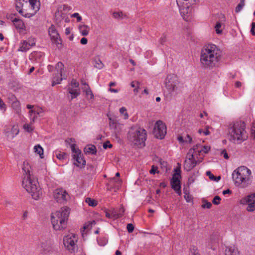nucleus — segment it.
<instances>
[{"instance_id": "obj_1", "label": "nucleus", "mask_w": 255, "mask_h": 255, "mask_svg": "<svg viewBox=\"0 0 255 255\" xmlns=\"http://www.w3.org/2000/svg\"><path fill=\"white\" fill-rule=\"evenodd\" d=\"M222 57V51L216 45L209 43L201 50L200 64L205 70H212L218 67Z\"/></svg>"}, {"instance_id": "obj_2", "label": "nucleus", "mask_w": 255, "mask_h": 255, "mask_svg": "<svg viewBox=\"0 0 255 255\" xmlns=\"http://www.w3.org/2000/svg\"><path fill=\"white\" fill-rule=\"evenodd\" d=\"M22 171V186L30 194L33 199H39L42 196V192L37 180L32 179L30 175L31 169L27 160L23 162L21 165Z\"/></svg>"}, {"instance_id": "obj_3", "label": "nucleus", "mask_w": 255, "mask_h": 255, "mask_svg": "<svg viewBox=\"0 0 255 255\" xmlns=\"http://www.w3.org/2000/svg\"><path fill=\"white\" fill-rule=\"evenodd\" d=\"M234 185L240 188H246L250 185L253 176L251 170L245 166H241L235 169L232 174Z\"/></svg>"}, {"instance_id": "obj_4", "label": "nucleus", "mask_w": 255, "mask_h": 255, "mask_svg": "<svg viewBox=\"0 0 255 255\" xmlns=\"http://www.w3.org/2000/svg\"><path fill=\"white\" fill-rule=\"evenodd\" d=\"M39 0H16L15 8L17 11L26 18H30L39 10L40 7Z\"/></svg>"}, {"instance_id": "obj_5", "label": "nucleus", "mask_w": 255, "mask_h": 255, "mask_svg": "<svg viewBox=\"0 0 255 255\" xmlns=\"http://www.w3.org/2000/svg\"><path fill=\"white\" fill-rule=\"evenodd\" d=\"M70 211L69 207L65 206L51 213V224L55 230L61 231L66 229Z\"/></svg>"}, {"instance_id": "obj_6", "label": "nucleus", "mask_w": 255, "mask_h": 255, "mask_svg": "<svg viewBox=\"0 0 255 255\" xmlns=\"http://www.w3.org/2000/svg\"><path fill=\"white\" fill-rule=\"evenodd\" d=\"M229 140L237 144L241 143L248 138L244 123L238 122L230 125L228 130Z\"/></svg>"}, {"instance_id": "obj_7", "label": "nucleus", "mask_w": 255, "mask_h": 255, "mask_svg": "<svg viewBox=\"0 0 255 255\" xmlns=\"http://www.w3.org/2000/svg\"><path fill=\"white\" fill-rule=\"evenodd\" d=\"M146 136V131L145 129L138 127H133L128 131V138L130 142L141 147L145 145Z\"/></svg>"}, {"instance_id": "obj_8", "label": "nucleus", "mask_w": 255, "mask_h": 255, "mask_svg": "<svg viewBox=\"0 0 255 255\" xmlns=\"http://www.w3.org/2000/svg\"><path fill=\"white\" fill-rule=\"evenodd\" d=\"M66 141L69 144L72 151V158L74 165L81 168L84 167L86 163V160L81 150L75 144V139L70 138Z\"/></svg>"}, {"instance_id": "obj_9", "label": "nucleus", "mask_w": 255, "mask_h": 255, "mask_svg": "<svg viewBox=\"0 0 255 255\" xmlns=\"http://www.w3.org/2000/svg\"><path fill=\"white\" fill-rule=\"evenodd\" d=\"M165 84L168 91L172 96H176L182 91V84L179 81L177 75L175 74L168 75L166 79Z\"/></svg>"}, {"instance_id": "obj_10", "label": "nucleus", "mask_w": 255, "mask_h": 255, "mask_svg": "<svg viewBox=\"0 0 255 255\" xmlns=\"http://www.w3.org/2000/svg\"><path fill=\"white\" fill-rule=\"evenodd\" d=\"M203 160V157L196 156L195 152L190 149L186 155V159L184 162V169L187 171H190L195 167L196 165L202 162Z\"/></svg>"}, {"instance_id": "obj_11", "label": "nucleus", "mask_w": 255, "mask_h": 255, "mask_svg": "<svg viewBox=\"0 0 255 255\" xmlns=\"http://www.w3.org/2000/svg\"><path fill=\"white\" fill-rule=\"evenodd\" d=\"M78 237L74 233H69L64 236L63 244L65 247L70 252H74L77 248Z\"/></svg>"}, {"instance_id": "obj_12", "label": "nucleus", "mask_w": 255, "mask_h": 255, "mask_svg": "<svg viewBox=\"0 0 255 255\" xmlns=\"http://www.w3.org/2000/svg\"><path fill=\"white\" fill-rule=\"evenodd\" d=\"M153 133L154 136L158 139H163L166 134V127L161 121H157L154 127Z\"/></svg>"}, {"instance_id": "obj_13", "label": "nucleus", "mask_w": 255, "mask_h": 255, "mask_svg": "<svg viewBox=\"0 0 255 255\" xmlns=\"http://www.w3.org/2000/svg\"><path fill=\"white\" fill-rule=\"evenodd\" d=\"M242 205H247L246 210L248 212H252L255 211V193L248 195L240 201Z\"/></svg>"}, {"instance_id": "obj_14", "label": "nucleus", "mask_w": 255, "mask_h": 255, "mask_svg": "<svg viewBox=\"0 0 255 255\" xmlns=\"http://www.w3.org/2000/svg\"><path fill=\"white\" fill-rule=\"evenodd\" d=\"M190 149L195 152L196 156L203 157L204 158V155L210 150L211 147L209 145L197 144Z\"/></svg>"}, {"instance_id": "obj_15", "label": "nucleus", "mask_w": 255, "mask_h": 255, "mask_svg": "<svg viewBox=\"0 0 255 255\" xmlns=\"http://www.w3.org/2000/svg\"><path fill=\"white\" fill-rule=\"evenodd\" d=\"M53 196L56 201L60 203L66 201L69 198V195L67 192L62 188H58L55 190Z\"/></svg>"}, {"instance_id": "obj_16", "label": "nucleus", "mask_w": 255, "mask_h": 255, "mask_svg": "<svg viewBox=\"0 0 255 255\" xmlns=\"http://www.w3.org/2000/svg\"><path fill=\"white\" fill-rule=\"evenodd\" d=\"M180 174L181 171L179 168L174 169V173L170 181L171 186L173 190L177 189L178 188H181Z\"/></svg>"}, {"instance_id": "obj_17", "label": "nucleus", "mask_w": 255, "mask_h": 255, "mask_svg": "<svg viewBox=\"0 0 255 255\" xmlns=\"http://www.w3.org/2000/svg\"><path fill=\"white\" fill-rule=\"evenodd\" d=\"M48 34L53 43L56 45L61 44V40L59 34L53 25H51L48 28Z\"/></svg>"}, {"instance_id": "obj_18", "label": "nucleus", "mask_w": 255, "mask_h": 255, "mask_svg": "<svg viewBox=\"0 0 255 255\" xmlns=\"http://www.w3.org/2000/svg\"><path fill=\"white\" fill-rule=\"evenodd\" d=\"M226 18L224 15H221L220 19L216 22L214 28L216 33L218 35L222 34L223 30L226 27Z\"/></svg>"}, {"instance_id": "obj_19", "label": "nucleus", "mask_w": 255, "mask_h": 255, "mask_svg": "<svg viewBox=\"0 0 255 255\" xmlns=\"http://www.w3.org/2000/svg\"><path fill=\"white\" fill-rule=\"evenodd\" d=\"M180 14L183 19L186 21L188 20L189 19V13L190 12V7L192 4H185L183 3L179 4H177Z\"/></svg>"}, {"instance_id": "obj_20", "label": "nucleus", "mask_w": 255, "mask_h": 255, "mask_svg": "<svg viewBox=\"0 0 255 255\" xmlns=\"http://www.w3.org/2000/svg\"><path fill=\"white\" fill-rule=\"evenodd\" d=\"M43 110L42 109L37 107L34 109L30 110L29 112V118L32 122H34L35 120L38 117H41L43 116Z\"/></svg>"}, {"instance_id": "obj_21", "label": "nucleus", "mask_w": 255, "mask_h": 255, "mask_svg": "<svg viewBox=\"0 0 255 255\" xmlns=\"http://www.w3.org/2000/svg\"><path fill=\"white\" fill-rule=\"evenodd\" d=\"M39 251L43 254H46L50 251V247L46 242H40L37 245Z\"/></svg>"}, {"instance_id": "obj_22", "label": "nucleus", "mask_w": 255, "mask_h": 255, "mask_svg": "<svg viewBox=\"0 0 255 255\" xmlns=\"http://www.w3.org/2000/svg\"><path fill=\"white\" fill-rule=\"evenodd\" d=\"M19 131L18 125H15L12 126L10 131H6V134L8 137L13 138L18 134Z\"/></svg>"}, {"instance_id": "obj_23", "label": "nucleus", "mask_w": 255, "mask_h": 255, "mask_svg": "<svg viewBox=\"0 0 255 255\" xmlns=\"http://www.w3.org/2000/svg\"><path fill=\"white\" fill-rule=\"evenodd\" d=\"M31 47L30 44L27 43V40H23L20 41L19 44V48L17 49L18 51L20 52H26L30 49Z\"/></svg>"}, {"instance_id": "obj_24", "label": "nucleus", "mask_w": 255, "mask_h": 255, "mask_svg": "<svg viewBox=\"0 0 255 255\" xmlns=\"http://www.w3.org/2000/svg\"><path fill=\"white\" fill-rule=\"evenodd\" d=\"M83 87L82 89L83 92L85 93L88 99H92L94 98V94L92 92L89 86L86 83H83Z\"/></svg>"}, {"instance_id": "obj_25", "label": "nucleus", "mask_w": 255, "mask_h": 255, "mask_svg": "<svg viewBox=\"0 0 255 255\" xmlns=\"http://www.w3.org/2000/svg\"><path fill=\"white\" fill-rule=\"evenodd\" d=\"M78 29L80 33L82 36H87L89 33L90 28V26L84 24H80L78 26Z\"/></svg>"}, {"instance_id": "obj_26", "label": "nucleus", "mask_w": 255, "mask_h": 255, "mask_svg": "<svg viewBox=\"0 0 255 255\" xmlns=\"http://www.w3.org/2000/svg\"><path fill=\"white\" fill-rule=\"evenodd\" d=\"M225 255H239V252L235 246H228L226 249Z\"/></svg>"}, {"instance_id": "obj_27", "label": "nucleus", "mask_w": 255, "mask_h": 255, "mask_svg": "<svg viewBox=\"0 0 255 255\" xmlns=\"http://www.w3.org/2000/svg\"><path fill=\"white\" fill-rule=\"evenodd\" d=\"M53 155L61 161H64L67 158V154L66 153L58 150H55L53 152Z\"/></svg>"}, {"instance_id": "obj_28", "label": "nucleus", "mask_w": 255, "mask_h": 255, "mask_svg": "<svg viewBox=\"0 0 255 255\" xmlns=\"http://www.w3.org/2000/svg\"><path fill=\"white\" fill-rule=\"evenodd\" d=\"M11 108L14 112L18 116L21 115V109L20 106V103L18 100L12 104H11Z\"/></svg>"}, {"instance_id": "obj_29", "label": "nucleus", "mask_w": 255, "mask_h": 255, "mask_svg": "<svg viewBox=\"0 0 255 255\" xmlns=\"http://www.w3.org/2000/svg\"><path fill=\"white\" fill-rule=\"evenodd\" d=\"M177 139L181 144L190 143L192 141V138L188 134H186L185 136H179Z\"/></svg>"}, {"instance_id": "obj_30", "label": "nucleus", "mask_w": 255, "mask_h": 255, "mask_svg": "<svg viewBox=\"0 0 255 255\" xmlns=\"http://www.w3.org/2000/svg\"><path fill=\"white\" fill-rule=\"evenodd\" d=\"M84 151L86 153L91 154H95L97 152L96 147L93 144L88 145L85 147Z\"/></svg>"}, {"instance_id": "obj_31", "label": "nucleus", "mask_w": 255, "mask_h": 255, "mask_svg": "<svg viewBox=\"0 0 255 255\" xmlns=\"http://www.w3.org/2000/svg\"><path fill=\"white\" fill-rule=\"evenodd\" d=\"M68 91L71 95V99H74L80 94L79 88H68Z\"/></svg>"}, {"instance_id": "obj_32", "label": "nucleus", "mask_w": 255, "mask_h": 255, "mask_svg": "<svg viewBox=\"0 0 255 255\" xmlns=\"http://www.w3.org/2000/svg\"><path fill=\"white\" fill-rule=\"evenodd\" d=\"M34 152L38 154L41 158H44L43 149L40 144H36L33 147Z\"/></svg>"}, {"instance_id": "obj_33", "label": "nucleus", "mask_w": 255, "mask_h": 255, "mask_svg": "<svg viewBox=\"0 0 255 255\" xmlns=\"http://www.w3.org/2000/svg\"><path fill=\"white\" fill-rule=\"evenodd\" d=\"M62 76L58 75L57 73H55L52 78V86H54L56 84H60L62 80Z\"/></svg>"}, {"instance_id": "obj_34", "label": "nucleus", "mask_w": 255, "mask_h": 255, "mask_svg": "<svg viewBox=\"0 0 255 255\" xmlns=\"http://www.w3.org/2000/svg\"><path fill=\"white\" fill-rule=\"evenodd\" d=\"M13 23L15 27L17 29H23L25 28V25L21 20L15 18L13 20Z\"/></svg>"}, {"instance_id": "obj_35", "label": "nucleus", "mask_w": 255, "mask_h": 255, "mask_svg": "<svg viewBox=\"0 0 255 255\" xmlns=\"http://www.w3.org/2000/svg\"><path fill=\"white\" fill-rule=\"evenodd\" d=\"M64 68V65L61 62H58L55 66V71L57 73L58 75H60V76H62V72Z\"/></svg>"}, {"instance_id": "obj_36", "label": "nucleus", "mask_w": 255, "mask_h": 255, "mask_svg": "<svg viewBox=\"0 0 255 255\" xmlns=\"http://www.w3.org/2000/svg\"><path fill=\"white\" fill-rule=\"evenodd\" d=\"M94 66L99 69H101L104 67V64L99 58H96L93 61Z\"/></svg>"}, {"instance_id": "obj_37", "label": "nucleus", "mask_w": 255, "mask_h": 255, "mask_svg": "<svg viewBox=\"0 0 255 255\" xmlns=\"http://www.w3.org/2000/svg\"><path fill=\"white\" fill-rule=\"evenodd\" d=\"M85 202L90 206L95 207L98 204V202L94 199L87 197L85 199Z\"/></svg>"}, {"instance_id": "obj_38", "label": "nucleus", "mask_w": 255, "mask_h": 255, "mask_svg": "<svg viewBox=\"0 0 255 255\" xmlns=\"http://www.w3.org/2000/svg\"><path fill=\"white\" fill-rule=\"evenodd\" d=\"M119 112L121 115L123 116V118L125 120L128 119L129 116L127 112V109L126 108H125V107H122L120 109Z\"/></svg>"}, {"instance_id": "obj_39", "label": "nucleus", "mask_w": 255, "mask_h": 255, "mask_svg": "<svg viewBox=\"0 0 255 255\" xmlns=\"http://www.w3.org/2000/svg\"><path fill=\"white\" fill-rule=\"evenodd\" d=\"M97 242L99 246H104L107 244L108 239L106 237L103 238H97Z\"/></svg>"}, {"instance_id": "obj_40", "label": "nucleus", "mask_w": 255, "mask_h": 255, "mask_svg": "<svg viewBox=\"0 0 255 255\" xmlns=\"http://www.w3.org/2000/svg\"><path fill=\"white\" fill-rule=\"evenodd\" d=\"M197 0H176L177 4H182L185 3V4H193Z\"/></svg>"}, {"instance_id": "obj_41", "label": "nucleus", "mask_w": 255, "mask_h": 255, "mask_svg": "<svg viewBox=\"0 0 255 255\" xmlns=\"http://www.w3.org/2000/svg\"><path fill=\"white\" fill-rule=\"evenodd\" d=\"M7 99L8 103L10 104L18 101L16 97L13 94L11 93L8 95Z\"/></svg>"}, {"instance_id": "obj_42", "label": "nucleus", "mask_w": 255, "mask_h": 255, "mask_svg": "<svg viewBox=\"0 0 255 255\" xmlns=\"http://www.w3.org/2000/svg\"><path fill=\"white\" fill-rule=\"evenodd\" d=\"M113 16L115 18L122 19L125 16V15L121 11H118L113 12Z\"/></svg>"}, {"instance_id": "obj_43", "label": "nucleus", "mask_w": 255, "mask_h": 255, "mask_svg": "<svg viewBox=\"0 0 255 255\" xmlns=\"http://www.w3.org/2000/svg\"><path fill=\"white\" fill-rule=\"evenodd\" d=\"M26 40L27 41V43L30 44L31 47L34 46L35 45L36 40L34 37L30 36L27 38Z\"/></svg>"}, {"instance_id": "obj_44", "label": "nucleus", "mask_w": 255, "mask_h": 255, "mask_svg": "<svg viewBox=\"0 0 255 255\" xmlns=\"http://www.w3.org/2000/svg\"><path fill=\"white\" fill-rule=\"evenodd\" d=\"M109 120L110 121L109 125L110 128L114 129L117 128V127L118 125L117 122L113 120L111 118H109Z\"/></svg>"}, {"instance_id": "obj_45", "label": "nucleus", "mask_w": 255, "mask_h": 255, "mask_svg": "<svg viewBox=\"0 0 255 255\" xmlns=\"http://www.w3.org/2000/svg\"><path fill=\"white\" fill-rule=\"evenodd\" d=\"M198 132L201 135H208L210 134V131H209L208 128H206L205 129H199L198 130Z\"/></svg>"}, {"instance_id": "obj_46", "label": "nucleus", "mask_w": 255, "mask_h": 255, "mask_svg": "<svg viewBox=\"0 0 255 255\" xmlns=\"http://www.w3.org/2000/svg\"><path fill=\"white\" fill-rule=\"evenodd\" d=\"M111 212L112 214V216L113 217V219H116L121 217V214L119 213V212H118L117 210L113 209V210H112Z\"/></svg>"}, {"instance_id": "obj_47", "label": "nucleus", "mask_w": 255, "mask_h": 255, "mask_svg": "<svg viewBox=\"0 0 255 255\" xmlns=\"http://www.w3.org/2000/svg\"><path fill=\"white\" fill-rule=\"evenodd\" d=\"M244 1H241L238 4V5L237 6V7H236V9H235V11L236 12H240L242 9V8H243V7L244 6Z\"/></svg>"}, {"instance_id": "obj_48", "label": "nucleus", "mask_w": 255, "mask_h": 255, "mask_svg": "<svg viewBox=\"0 0 255 255\" xmlns=\"http://www.w3.org/2000/svg\"><path fill=\"white\" fill-rule=\"evenodd\" d=\"M24 129L28 132H31L33 129V127L31 124H25L23 126Z\"/></svg>"}, {"instance_id": "obj_49", "label": "nucleus", "mask_w": 255, "mask_h": 255, "mask_svg": "<svg viewBox=\"0 0 255 255\" xmlns=\"http://www.w3.org/2000/svg\"><path fill=\"white\" fill-rule=\"evenodd\" d=\"M0 109L3 112H4L6 110V106L3 101L0 98Z\"/></svg>"}, {"instance_id": "obj_50", "label": "nucleus", "mask_w": 255, "mask_h": 255, "mask_svg": "<svg viewBox=\"0 0 255 255\" xmlns=\"http://www.w3.org/2000/svg\"><path fill=\"white\" fill-rule=\"evenodd\" d=\"M79 83L75 80H72L71 82V86L69 88H79Z\"/></svg>"}, {"instance_id": "obj_51", "label": "nucleus", "mask_w": 255, "mask_h": 255, "mask_svg": "<svg viewBox=\"0 0 255 255\" xmlns=\"http://www.w3.org/2000/svg\"><path fill=\"white\" fill-rule=\"evenodd\" d=\"M184 198L186 200V202L188 203L191 202L192 201V198L191 196L187 193L184 192Z\"/></svg>"}, {"instance_id": "obj_52", "label": "nucleus", "mask_w": 255, "mask_h": 255, "mask_svg": "<svg viewBox=\"0 0 255 255\" xmlns=\"http://www.w3.org/2000/svg\"><path fill=\"white\" fill-rule=\"evenodd\" d=\"M72 17H76L77 18V21L80 22L82 20V17L80 15V14L77 12H75L71 15Z\"/></svg>"}, {"instance_id": "obj_53", "label": "nucleus", "mask_w": 255, "mask_h": 255, "mask_svg": "<svg viewBox=\"0 0 255 255\" xmlns=\"http://www.w3.org/2000/svg\"><path fill=\"white\" fill-rule=\"evenodd\" d=\"M158 172H159V171L157 170V167L154 165H152L151 169L149 171V173L151 174H154L156 173H158Z\"/></svg>"}, {"instance_id": "obj_54", "label": "nucleus", "mask_w": 255, "mask_h": 255, "mask_svg": "<svg viewBox=\"0 0 255 255\" xmlns=\"http://www.w3.org/2000/svg\"><path fill=\"white\" fill-rule=\"evenodd\" d=\"M220 200H221L220 197L218 196H216L213 200V203L215 205H218L220 203Z\"/></svg>"}, {"instance_id": "obj_55", "label": "nucleus", "mask_w": 255, "mask_h": 255, "mask_svg": "<svg viewBox=\"0 0 255 255\" xmlns=\"http://www.w3.org/2000/svg\"><path fill=\"white\" fill-rule=\"evenodd\" d=\"M127 228L129 233H132L134 230V226L132 224H128Z\"/></svg>"}, {"instance_id": "obj_56", "label": "nucleus", "mask_w": 255, "mask_h": 255, "mask_svg": "<svg viewBox=\"0 0 255 255\" xmlns=\"http://www.w3.org/2000/svg\"><path fill=\"white\" fill-rule=\"evenodd\" d=\"M211 206H212V204L210 202H208L204 203L202 206V208H207V209L210 208L211 207Z\"/></svg>"}, {"instance_id": "obj_57", "label": "nucleus", "mask_w": 255, "mask_h": 255, "mask_svg": "<svg viewBox=\"0 0 255 255\" xmlns=\"http://www.w3.org/2000/svg\"><path fill=\"white\" fill-rule=\"evenodd\" d=\"M43 55V54L40 52H36L32 53L30 56L31 57H41Z\"/></svg>"}, {"instance_id": "obj_58", "label": "nucleus", "mask_w": 255, "mask_h": 255, "mask_svg": "<svg viewBox=\"0 0 255 255\" xmlns=\"http://www.w3.org/2000/svg\"><path fill=\"white\" fill-rule=\"evenodd\" d=\"M255 22H252L251 24V33L252 35L255 36Z\"/></svg>"}, {"instance_id": "obj_59", "label": "nucleus", "mask_w": 255, "mask_h": 255, "mask_svg": "<svg viewBox=\"0 0 255 255\" xmlns=\"http://www.w3.org/2000/svg\"><path fill=\"white\" fill-rule=\"evenodd\" d=\"M112 145L110 143V141H107L103 144V148L104 149L107 148V147H112Z\"/></svg>"}, {"instance_id": "obj_60", "label": "nucleus", "mask_w": 255, "mask_h": 255, "mask_svg": "<svg viewBox=\"0 0 255 255\" xmlns=\"http://www.w3.org/2000/svg\"><path fill=\"white\" fill-rule=\"evenodd\" d=\"M105 212V215L107 218H110V219H113V217L112 216V212H111V213L109 212L107 210H106Z\"/></svg>"}, {"instance_id": "obj_61", "label": "nucleus", "mask_w": 255, "mask_h": 255, "mask_svg": "<svg viewBox=\"0 0 255 255\" xmlns=\"http://www.w3.org/2000/svg\"><path fill=\"white\" fill-rule=\"evenodd\" d=\"M207 176H209V178L211 180H212L213 179L214 175L211 173L210 171H207L206 173Z\"/></svg>"}, {"instance_id": "obj_62", "label": "nucleus", "mask_w": 255, "mask_h": 255, "mask_svg": "<svg viewBox=\"0 0 255 255\" xmlns=\"http://www.w3.org/2000/svg\"><path fill=\"white\" fill-rule=\"evenodd\" d=\"M118 212L121 214V217L124 215L125 209L123 206H120L119 209L118 210Z\"/></svg>"}, {"instance_id": "obj_63", "label": "nucleus", "mask_w": 255, "mask_h": 255, "mask_svg": "<svg viewBox=\"0 0 255 255\" xmlns=\"http://www.w3.org/2000/svg\"><path fill=\"white\" fill-rule=\"evenodd\" d=\"M80 42L82 44L85 45L87 43L88 40L86 38L83 37L81 39Z\"/></svg>"}, {"instance_id": "obj_64", "label": "nucleus", "mask_w": 255, "mask_h": 255, "mask_svg": "<svg viewBox=\"0 0 255 255\" xmlns=\"http://www.w3.org/2000/svg\"><path fill=\"white\" fill-rule=\"evenodd\" d=\"M251 134L253 137L255 138V125H254L251 129Z\"/></svg>"}]
</instances>
